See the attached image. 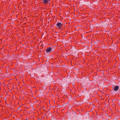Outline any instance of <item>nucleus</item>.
I'll return each mask as SVG.
<instances>
[{"mask_svg": "<svg viewBox=\"0 0 120 120\" xmlns=\"http://www.w3.org/2000/svg\"><path fill=\"white\" fill-rule=\"evenodd\" d=\"M63 25V24L62 22H58L56 24L57 28H58L60 30H61V28L62 29Z\"/></svg>", "mask_w": 120, "mask_h": 120, "instance_id": "f257e3e1", "label": "nucleus"}, {"mask_svg": "<svg viewBox=\"0 0 120 120\" xmlns=\"http://www.w3.org/2000/svg\"><path fill=\"white\" fill-rule=\"evenodd\" d=\"M52 48L51 47H48L46 49H45V51L46 52V53H50L52 51Z\"/></svg>", "mask_w": 120, "mask_h": 120, "instance_id": "f03ea898", "label": "nucleus"}, {"mask_svg": "<svg viewBox=\"0 0 120 120\" xmlns=\"http://www.w3.org/2000/svg\"><path fill=\"white\" fill-rule=\"evenodd\" d=\"M50 1V0H43L42 3L43 4L46 5Z\"/></svg>", "mask_w": 120, "mask_h": 120, "instance_id": "7ed1b4c3", "label": "nucleus"}, {"mask_svg": "<svg viewBox=\"0 0 120 120\" xmlns=\"http://www.w3.org/2000/svg\"><path fill=\"white\" fill-rule=\"evenodd\" d=\"M119 89V87L118 86H115L114 87V90L116 91L118 90Z\"/></svg>", "mask_w": 120, "mask_h": 120, "instance_id": "20e7f679", "label": "nucleus"}, {"mask_svg": "<svg viewBox=\"0 0 120 120\" xmlns=\"http://www.w3.org/2000/svg\"><path fill=\"white\" fill-rule=\"evenodd\" d=\"M49 36V34H47V37H48V36Z\"/></svg>", "mask_w": 120, "mask_h": 120, "instance_id": "39448f33", "label": "nucleus"}]
</instances>
